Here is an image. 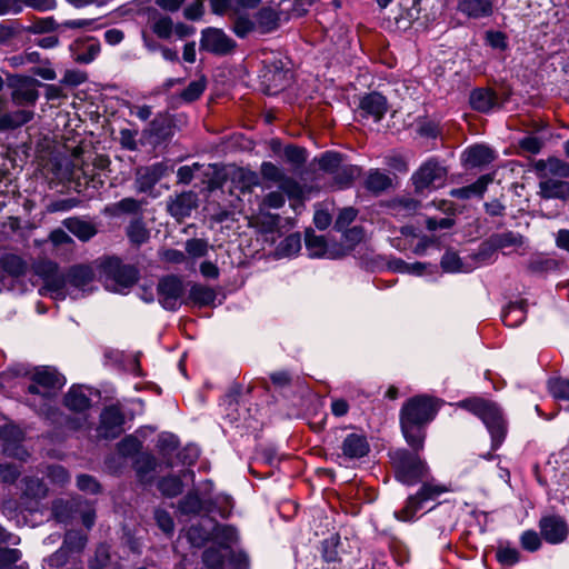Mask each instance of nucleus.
Returning <instances> with one entry per match:
<instances>
[{
	"label": "nucleus",
	"instance_id": "49",
	"mask_svg": "<svg viewBox=\"0 0 569 569\" xmlns=\"http://www.w3.org/2000/svg\"><path fill=\"white\" fill-rule=\"evenodd\" d=\"M206 80L204 78L192 81L188 84V87L181 92V99L186 102H192L200 98L206 89Z\"/></svg>",
	"mask_w": 569,
	"mask_h": 569
},
{
	"label": "nucleus",
	"instance_id": "2",
	"mask_svg": "<svg viewBox=\"0 0 569 569\" xmlns=\"http://www.w3.org/2000/svg\"><path fill=\"white\" fill-rule=\"evenodd\" d=\"M26 402L37 412L44 415L50 409L51 400L66 383V379L54 368L40 367L30 377Z\"/></svg>",
	"mask_w": 569,
	"mask_h": 569
},
{
	"label": "nucleus",
	"instance_id": "16",
	"mask_svg": "<svg viewBox=\"0 0 569 569\" xmlns=\"http://www.w3.org/2000/svg\"><path fill=\"white\" fill-rule=\"evenodd\" d=\"M198 206V197L194 192H182L168 202L169 213L178 220L189 217Z\"/></svg>",
	"mask_w": 569,
	"mask_h": 569
},
{
	"label": "nucleus",
	"instance_id": "44",
	"mask_svg": "<svg viewBox=\"0 0 569 569\" xmlns=\"http://www.w3.org/2000/svg\"><path fill=\"white\" fill-rule=\"evenodd\" d=\"M317 161L321 170L333 176L336 171L339 169L340 164L342 163V158L337 152L328 151L321 154V157H319Z\"/></svg>",
	"mask_w": 569,
	"mask_h": 569
},
{
	"label": "nucleus",
	"instance_id": "7",
	"mask_svg": "<svg viewBox=\"0 0 569 569\" xmlns=\"http://www.w3.org/2000/svg\"><path fill=\"white\" fill-rule=\"evenodd\" d=\"M52 515L54 519L62 523H68L76 518V515L81 517L82 523L90 529L94 525L96 511L92 505L81 498H73L64 501L62 499L56 500L52 505Z\"/></svg>",
	"mask_w": 569,
	"mask_h": 569
},
{
	"label": "nucleus",
	"instance_id": "18",
	"mask_svg": "<svg viewBox=\"0 0 569 569\" xmlns=\"http://www.w3.org/2000/svg\"><path fill=\"white\" fill-rule=\"evenodd\" d=\"M469 102L473 110L482 113L492 111L498 107V97L492 89L477 88L470 92Z\"/></svg>",
	"mask_w": 569,
	"mask_h": 569
},
{
	"label": "nucleus",
	"instance_id": "55",
	"mask_svg": "<svg viewBox=\"0 0 569 569\" xmlns=\"http://www.w3.org/2000/svg\"><path fill=\"white\" fill-rule=\"evenodd\" d=\"M137 136V130L121 129L119 132L120 146L126 150L136 151L138 149Z\"/></svg>",
	"mask_w": 569,
	"mask_h": 569
},
{
	"label": "nucleus",
	"instance_id": "48",
	"mask_svg": "<svg viewBox=\"0 0 569 569\" xmlns=\"http://www.w3.org/2000/svg\"><path fill=\"white\" fill-rule=\"evenodd\" d=\"M306 247L310 257L318 258L326 253V240L322 236L307 234Z\"/></svg>",
	"mask_w": 569,
	"mask_h": 569
},
{
	"label": "nucleus",
	"instance_id": "59",
	"mask_svg": "<svg viewBox=\"0 0 569 569\" xmlns=\"http://www.w3.org/2000/svg\"><path fill=\"white\" fill-rule=\"evenodd\" d=\"M261 174L264 179L271 180L274 182H280L283 180L284 174L280 168H278L272 162H262L260 167Z\"/></svg>",
	"mask_w": 569,
	"mask_h": 569
},
{
	"label": "nucleus",
	"instance_id": "8",
	"mask_svg": "<svg viewBox=\"0 0 569 569\" xmlns=\"http://www.w3.org/2000/svg\"><path fill=\"white\" fill-rule=\"evenodd\" d=\"M106 276V288L121 292L131 287L138 279V271L132 266L122 264L119 259L110 258L102 266Z\"/></svg>",
	"mask_w": 569,
	"mask_h": 569
},
{
	"label": "nucleus",
	"instance_id": "11",
	"mask_svg": "<svg viewBox=\"0 0 569 569\" xmlns=\"http://www.w3.org/2000/svg\"><path fill=\"white\" fill-rule=\"evenodd\" d=\"M124 416L121 409L109 406L100 415L99 435L106 439H114L123 431Z\"/></svg>",
	"mask_w": 569,
	"mask_h": 569
},
{
	"label": "nucleus",
	"instance_id": "12",
	"mask_svg": "<svg viewBox=\"0 0 569 569\" xmlns=\"http://www.w3.org/2000/svg\"><path fill=\"white\" fill-rule=\"evenodd\" d=\"M200 47L212 53L224 54L231 51L234 42L222 30L208 28L202 31Z\"/></svg>",
	"mask_w": 569,
	"mask_h": 569
},
{
	"label": "nucleus",
	"instance_id": "27",
	"mask_svg": "<svg viewBox=\"0 0 569 569\" xmlns=\"http://www.w3.org/2000/svg\"><path fill=\"white\" fill-rule=\"evenodd\" d=\"M536 169L545 177L548 174L569 177V164L557 158H549L547 161L539 160L536 163Z\"/></svg>",
	"mask_w": 569,
	"mask_h": 569
},
{
	"label": "nucleus",
	"instance_id": "60",
	"mask_svg": "<svg viewBox=\"0 0 569 569\" xmlns=\"http://www.w3.org/2000/svg\"><path fill=\"white\" fill-rule=\"evenodd\" d=\"M233 32L240 37H247L251 31L256 30L254 22L247 17H238L233 22Z\"/></svg>",
	"mask_w": 569,
	"mask_h": 569
},
{
	"label": "nucleus",
	"instance_id": "54",
	"mask_svg": "<svg viewBox=\"0 0 569 569\" xmlns=\"http://www.w3.org/2000/svg\"><path fill=\"white\" fill-rule=\"evenodd\" d=\"M141 442L133 436H127L118 445V450L122 456L129 457L139 452Z\"/></svg>",
	"mask_w": 569,
	"mask_h": 569
},
{
	"label": "nucleus",
	"instance_id": "10",
	"mask_svg": "<svg viewBox=\"0 0 569 569\" xmlns=\"http://www.w3.org/2000/svg\"><path fill=\"white\" fill-rule=\"evenodd\" d=\"M182 293L183 283L178 277L168 276L158 283V299L167 310L178 309Z\"/></svg>",
	"mask_w": 569,
	"mask_h": 569
},
{
	"label": "nucleus",
	"instance_id": "56",
	"mask_svg": "<svg viewBox=\"0 0 569 569\" xmlns=\"http://www.w3.org/2000/svg\"><path fill=\"white\" fill-rule=\"evenodd\" d=\"M223 561L224 556L217 548H209L203 552V562L209 569H218Z\"/></svg>",
	"mask_w": 569,
	"mask_h": 569
},
{
	"label": "nucleus",
	"instance_id": "62",
	"mask_svg": "<svg viewBox=\"0 0 569 569\" xmlns=\"http://www.w3.org/2000/svg\"><path fill=\"white\" fill-rule=\"evenodd\" d=\"M77 487L84 492L98 493L100 491L99 482L89 475H80L77 478Z\"/></svg>",
	"mask_w": 569,
	"mask_h": 569
},
{
	"label": "nucleus",
	"instance_id": "47",
	"mask_svg": "<svg viewBox=\"0 0 569 569\" xmlns=\"http://www.w3.org/2000/svg\"><path fill=\"white\" fill-rule=\"evenodd\" d=\"M549 392L553 398L569 401V380L562 378L550 379L548 382Z\"/></svg>",
	"mask_w": 569,
	"mask_h": 569
},
{
	"label": "nucleus",
	"instance_id": "23",
	"mask_svg": "<svg viewBox=\"0 0 569 569\" xmlns=\"http://www.w3.org/2000/svg\"><path fill=\"white\" fill-rule=\"evenodd\" d=\"M463 161L470 167H480L493 160V152L485 146L476 144L463 152Z\"/></svg>",
	"mask_w": 569,
	"mask_h": 569
},
{
	"label": "nucleus",
	"instance_id": "37",
	"mask_svg": "<svg viewBox=\"0 0 569 569\" xmlns=\"http://www.w3.org/2000/svg\"><path fill=\"white\" fill-rule=\"evenodd\" d=\"M360 168L353 164L341 163L333 174L336 183L340 187H348L356 178L360 176Z\"/></svg>",
	"mask_w": 569,
	"mask_h": 569
},
{
	"label": "nucleus",
	"instance_id": "13",
	"mask_svg": "<svg viewBox=\"0 0 569 569\" xmlns=\"http://www.w3.org/2000/svg\"><path fill=\"white\" fill-rule=\"evenodd\" d=\"M541 536L549 543L562 542L568 535L565 520L557 516L543 517L539 522Z\"/></svg>",
	"mask_w": 569,
	"mask_h": 569
},
{
	"label": "nucleus",
	"instance_id": "6",
	"mask_svg": "<svg viewBox=\"0 0 569 569\" xmlns=\"http://www.w3.org/2000/svg\"><path fill=\"white\" fill-rule=\"evenodd\" d=\"M449 491L450 488L445 485L437 483L433 480L426 481L416 495L408 497L402 509L395 511V517L400 521H412L425 502L435 500L440 495Z\"/></svg>",
	"mask_w": 569,
	"mask_h": 569
},
{
	"label": "nucleus",
	"instance_id": "41",
	"mask_svg": "<svg viewBox=\"0 0 569 569\" xmlns=\"http://www.w3.org/2000/svg\"><path fill=\"white\" fill-rule=\"evenodd\" d=\"M213 536L223 548H229L238 539L237 529L228 525H216Z\"/></svg>",
	"mask_w": 569,
	"mask_h": 569
},
{
	"label": "nucleus",
	"instance_id": "4",
	"mask_svg": "<svg viewBox=\"0 0 569 569\" xmlns=\"http://www.w3.org/2000/svg\"><path fill=\"white\" fill-rule=\"evenodd\" d=\"M396 478L407 485L413 486L428 475V466L417 453L398 449L390 453Z\"/></svg>",
	"mask_w": 569,
	"mask_h": 569
},
{
	"label": "nucleus",
	"instance_id": "42",
	"mask_svg": "<svg viewBox=\"0 0 569 569\" xmlns=\"http://www.w3.org/2000/svg\"><path fill=\"white\" fill-rule=\"evenodd\" d=\"M149 234V230L140 219L131 221L127 228V236L129 237L130 241L136 244H142L147 242Z\"/></svg>",
	"mask_w": 569,
	"mask_h": 569
},
{
	"label": "nucleus",
	"instance_id": "9",
	"mask_svg": "<svg viewBox=\"0 0 569 569\" xmlns=\"http://www.w3.org/2000/svg\"><path fill=\"white\" fill-rule=\"evenodd\" d=\"M58 266L51 261L44 262L38 267V272L44 276V284L39 292L42 296H50L56 300L66 298L64 280L57 273Z\"/></svg>",
	"mask_w": 569,
	"mask_h": 569
},
{
	"label": "nucleus",
	"instance_id": "22",
	"mask_svg": "<svg viewBox=\"0 0 569 569\" xmlns=\"http://www.w3.org/2000/svg\"><path fill=\"white\" fill-rule=\"evenodd\" d=\"M169 131L168 119L159 114L150 122L149 127L143 130L142 136L149 143L158 144L169 134Z\"/></svg>",
	"mask_w": 569,
	"mask_h": 569
},
{
	"label": "nucleus",
	"instance_id": "5",
	"mask_svg": "<svg viewBox=\"0 0 569 569\" xmlns=\"http://www.w3.org/2000/svg\"><path fill=\"white\" fill-rule=\"evenodd\" d=\"M448 177L447 167L437 158L431 157L420 164L411 176L416 192L432 191L442 188Z\"/></svg>",
	"mask_w": 569,
	"mask_h": 569
},
{
	"label": "nucleus",
	"instance_id": "17",
	"mask_svg": "<svg viewBox=\"0 0 569 569\" xmlns=\"http://www.w3.org/2000/svg\"><path fill=\"white\" fill-rule=\"evenodd\" d=\"M342 456L346 459H359L368 455L370 446L367 438L359 433L347 435L341 442Z\"/></svg>",
	"mask_w": 569,
	"mask_h": 569
},
{
	"label": "nucleus",
	"instance_id": "31",
	"mask_svg": "<svg viewBox=\"0 0 569 569\" xmlns=\"http://www.w3.org/2000/svg\"><path fill=\"white\" fill-rule=\"evenodd\" d=\"M490 242L496 249H517L525 244V238L520 233L507 231L491 236Z\"/></svg>",
	"mask_w": 569,
	"mask_h": 569
},
{
	"label": "nucleus",
	"instance_id": "32",
	"mask_svg": "<svg viewBox=\"0 0 569 569\" xmlns=\"http://www.w3.org/2000/svg\"><path fill=\"white\" fill-rule=\"evenodd\" d=\"M391 184V178L378 169L370 170L365 182L366 188L375 193L387 190Z\"/></svg>",
	"mask_w": 569,
	"mask_h": 569
},
{
	"label": "nucleus",
	"instance_id": "45",
	"mask_svg": "<svg viewBox=\"0 0 569 569\" xmlns=\"http://www.w3.org/2000/svg\"><path fill=\"white\" fill-rule=\"evenodd\" d=\"M87 543V537L79 531L70 530L66 533L63 547L69 552H80Z\"/></svg>",
	"mask_w": 569,
	"mask_h": 569
},
{
	"label": "nucleus",
	"instance_id": "36",
	"mask_svg": "<svg viewBox=\"0 0 569 569\" xmlns=\"http://www.w3.org/2000/svg\"><path fill=\"white\" fill-rule=\"evenodd\" d=\"M526 319V308L523 301L510 303L502 315V320L508 327H517Z\"/></svg>",
	"mask_w": 569,
	"mask_h": 569
},
{
	"label": "nucleus",
	"instance_id": "43",
	"mask_svg": "<svg viewBox=\"0 0 569 569\" xmlns=\"http://www.w3.org/2000/svg\"><path fill=\"white\" fill-rule=\"evenodd\" d=\"M158 489L163 496L176 497L182 492V482L177 476L164 477L158 482Z\"/></svg>",
	"mask_w": 569,
	"mask_h": 569
},
{
	"label": "nucleus",
	"instance_id": "57",
	"mask_svg": "<svg viewBox=\"0 0 569 569\" xmlns=\"http://www.w3.org/2000/svg\"><path fill=\"white\" fill-rule=\"evenodd\" d=\"M283 154L286 160L295 166H300L307 160L306 150L300 147L288 146Z\"/></svg>",
	"mask_w": 569,
	"mask_h": 569
},
{
	"label": "nucleus",
	"instance_id": "61",
	"mask_svg": "<svg viewBox=\"0 0 569 569\" xmlns=\"http://www.w3.org/2000/svg\"><path fill=\"white\" fill-rule=\"evenodd\" d=\"M153 32L162 39H168L172 33V21L169 17H161L152 26Z\"/></svg>",
	"mask_w": 569,
	"mask_h": 569
},
{
	"label": "nucleus",
	"instance_id": "34",
	"mask_svg": "<svg viewBox=\"0 0 569 569\" xmlns=\"http://www.w3.org/2000/svg\"><path fill=\"white\" fill-rule=\"evenodd\" d=\"M216 291L203 284H193L189 291V299L198 306H209L216 300Z\"/></svg>",
	"mask_w": 569,
	"mask_h": 569
},
{
	"label": "nucleus",
	"instance_id": "29",
	"mask_svg": "<svg viewBox=\"0 0 569 569\" xmlns=\"http://www.w3.org/2000/svg\"><path fill=\"white\" fill-rule=\"evenodd\" d=\"M489 182L490 178H488L487 176H482L476 182L469 186L452 189L450 191V196L459 199H469L473 196H481L487 189Z\"/></svg>",
	"mask_w": 569,
	"mask_h": 569
},
{
	"label": "nucleus",
	"instance_id": "50",
	"mask_svg": "<svg viewBox=\"0 0 569 569\" xmlns=\"http://www.w3.org/2000/svg\"><path fill=\"white\" fill-rule=\"evenodd\" d=\"M137 473L141 481H146V476L154 470L156 460L149 455H141L134 462Z\"/></svg>",
	"mask_w": 569,
	"mask_h": 569
},
{
	"label": "nucleus",
	"instance_id": "40",
	"mask_svg": "<svg viewBox=\"0 0 569 569\" xmlns=\"http://www.w3.org/2000/svg\"><path fill=\"white\" fill-rule=\"evenodd\" d=\"M497 560L505 566H513L520 560V552L509 542H500L496 551Z\"/></svg>",
	"mask_w": 569,
	"mask_h": 569
},
{
	"label": "nucleus",
	"instance_id": "24",
	"mask_svg": "<svg viewBox=\"0 0 569 569\" xmlns=\"http://www.w3.org/2000/svg\"><path fill=\"white\" fill-rule=\"evenodd\" d=\"M279 26V16L271 8H262L256 14L254 27L260 33H269Z\"/></svg>",
	"mask_w": 569,
	"mask_h": 569
},
{
	"label": "nucleus",
	"instance_id": "3",
	"mask_svg": "<svg viewBox=\"0 0 569 569\" xmlns=\"http://www.w3.org/2000/svg\"><path fill=\"white\" fill-rule=\"evenodd\" d=\"M461 406L483 421L491 435L492 448L497 449L507 433L506 421L498 406L483 399L466 400Z\"/></svg>",
	"mask_w": 569,
	"mask_h": 569
},
{
	"label": "nucleus",
	"instance_id": "64",
	"mask_svg": "<svg viewBox=\"0 0 569 569\" xmlns=\"http://www.w3.org/2000/svg\"><path fill=\"white\" fill-rule=\"evenodd\" d=\"M301 249V239L299 234L288 236L280 244V250L286 256L296 254Z\"/></svg>",
	"mask_w": 569,
	"mask_h": 569
},
{
	"label": "nucleus",
	"instance_id": "33",
	"mask_svg": "<svg viewBox=\"0 0 569 569\" xmlns=\"http://www.w3.org/2000/svg\"><path fill=\"white\" fill-rule=\"evenodd\" d=\"M94 279V273L89 266H76L69 272V281L72 286L86 289Z\"/></svg>",
	"mask_w": 569,
	"mask_h": 569
},
{
	"label": "nucleus",
	"instance_id": "58",
	"mask_svg": "<svg viewBox=\"0 0 569 569\" xmlns=\"http://www.w3.org/2000/svg\"><path fill=\"white\" fill-rule=\"evenodd\" d=\"M154 519L157 521L158 527L166 533L171 535L174 530V522L171 518L170 513L166 510H156Z\"/></svg>",
	"mask_w": 569,
	"mask_h": 569
},
{
	"label": "nucleus",
	"instance_id": "46",
	"mask_svg": "<svg viewBox=\"0 0 569 569\" xmlns=\"http://www.w3.org/2000/svg\"><path fill=\"white\" fill-rule=\"evenodd\" d=\"M184 249L189 257L193 259L202 258L208 253L209 243L204 239L192 238L186 241Z\"/></svg>",
	"mask_w": 569,
	"mask_h": 569
},
{
	"label": "nucleus",
	"instance_id": "39",
	"mask_svg": "<svg viewBox=\"0 0 569 569\" xmlns=\"http://www.w3.org/2000/svg\"><path fill=\"white\" fill-rule=\"evenodd\" d=\"M0 264L7 273L13 277H19L26 272V262L17 254L7 253L2 256Z\"/></svg>",
	"mask_w": 569,
	"mask_h": 569
},
{
	"label": "nucleus",
	"instance_id": "51",
	"mask_svg": "<svg viewBox=\"0 0 569 569\" xmlns=\"http://www.w3.org/2000/svg\"><path fill=\"white\" fill-rule=\"evenodd\" d=\"M419 208V201L409 198L402 197L393 201L392 210L396 213L410 214L415 212Z\"/></svg>",
	"mask_w": 569,
	"mask_h": 569
},
{
	"label": "nucleus",
	"instance_id": "20",
	"mask_svg": "<svg viewBox=\"0 0 569 569\" xmlns=\"http://www.w3.org/2000/svg\"><path fill=\"white\" fill-rule=\"evenodd\" d=\"M0 438L4 441V451L8 455L17 456L22 459V456L26 455V452L19 447L11 448V446L17 445L23 438V432L19 427L13 425H6L1 427Z\"/></svg>",
	"mask_w": 569,
	"mask_h": 569
},
{
	"label": "nucleus",
	"instance_id": "52",
	"mask_svg": "<svg viewBox=\"0 0 569 569\" xmlns=\"http://www.w3.org/2000/svg\"><path fill=\"white\" fill-rule=\"evenodd\" d=\"M521 547L530 552L537 551L541 546L539 535L533 530H526L520 536Z\"/></svg>",
	"mask_w": 569,
	"mask_h": 569
},
{
	"label": "nucleus",
	"instance_id": "21",
	"mask_svg": "<svg viewBox=\"0 0 569 569\" xmlns=\"http://www.w3.org/2000/svg\"><path fill=\"white\" fill-rule=\"evenodd\" d=\"M458 9L469 18L479 19L491 16V0H459Z\"/></svg>",
	"mask_w": 569,
	"mask_h": 569
},
{
	"label": "nucleus",
	"instance_id": "63",
	"mask_svg": "<svg viewBox=\"0 0 569 569\" xmlns=\"http://www.w3.org/2000/svg\"><path fill=\"white\" fill-rule=\"evenodd\" d=\"M357 217V210L351 208V207H347V208H343L337 219H336V222H335V228L338 229V230H343L346 229Z\"/></svg>",
	"mask_w": 569,
	"mask_h": 569
},
{
	"label": "nucleus",
	"instance_id": "53",
	"mask_svg": "<svg viewBox=\"0 0 569 569\" xmlns=\"http://www.w3.org/2000/svg\"><path fill=\"white\" fill-rule=\"evenodd\" d=\"M110 561V550L106 545L96 549L94 558L90 561V569H104Z\"/></svg>",
	"mask_w": 569,
	"mask_h": 569
},
{
	"label": "nucleus",
	"instance_id": "38",
	"mask_svg": "<svg viewBox=\"0 0 569 569\" xmlns=\"http://www.w3.org/2000/svg\"><path fill=\"white\" fill-rule=\"evenodd\" d=\"M179 510L183 515H198L206 510L204 502L200 499L197 492H189L179 501Z\"/></svg>",
	"mask_w": 569,
	"mask_h": 569
},
{
	"label": "nucleus",
	"instance_id": "30",
	"mask_svg": "<svg viewBox=\"0 0 569 569\" xmlns=\"http://www.w3.org/2000/svg\"><path fill=\"white\" fill-rule=\"evenodd\" d=\"M64 405L73 411H83L89 408L90 399L81 387H72L64 397Z\"/></svg>",
	"mask_w": 569,
	"mask_h": 569
},
{
	"label": "nucleus",
	"instance_id": "19",
	"mask_svg": "<svg viewBox=\"0 0 569 569\" xmlns=\"http://www.w3.org/2000/svg\"><path fill=\"white\" fill-rule=\"evenodd\" d=\"M72 179H83L86 184L91 183L93 188L101 187L103 179L91 161L80 160L78 157L74 158L73 169L70 173Z\"/></svg>",
	"mask_w": 569,
	"mask_h": 569
},
{
	"label": "nucleus",
	"instance_id": "35",
	"mask_svg": "<svg viewBox=\"0 0 569 569\" xmlns=\"http://www.w3.org/2000/svg\"><path fill=\"white\" fill-rule=\"evenodd\" d=\"M33 118V112L30 110H17L3 114L0 118V126L4 129L18 128Z\"/></svg>",
	"mask_w": 569,
	"mask_h": 569
},
{
	"label": "nucleus",
	"instance_id": "26",
	"mask_svg": "<svg viewBox=\"0 0 569 569\" xmlns=\"http://www.w3.org/2000/svg\"><path fill=\"white\" fill-rule=\"evenodd\" d=\"M232 182L241 191L251 190L259 184V177L254 171L243 168H234L231 173Z\"/></svg>",
	"mask_w": 569,
	"mask_h": 569
},
{
	"label": "nucleus",
	"instance_id": "1",
	"mask_svg": "<svg viewBox=\"0 0 569 569\" xmlns=\"http://www.w3.org/2000/svg\"><path fill=\"white\" fill-rule=\"evenodd\" d=\"M438 403L432 397L421 395L410 398L400 410V427L407 443L415 450L423 448L426 426L433 420Z\"/></svg>",
	"mask_w": 569,
	"mask_h": 569
},
{
	"label": "nucleus",
	"instance_id": "14",
	"mask_svg": "<svg viewBox=\"0 0 569 569\" xmlns=\"http://www.w3.org/2000/svg\"><path fill=\"white\" fill-rule=\"evenodd\" d=\"M166 164L158 162L137 170L136 188L138 192H149L166 174Z\"/></svg>",
	"mask_w": 569,
	"mask_h": 569
},
{
	"label": "nucleus",
	"instance_id": "28",
	"mask_svg": "<svg viewBox=\"0 0 569 569\" xmlns=\"http://www.w3.org/2000/svg\"><path fill=\"white\" fill-rule=\"evenodd\" d=\"M540 187V193L545 198H563L569 193V183L547 178L546 180H542L539 184Z\"/></svg>",
	"mask_w": 569,
	"mask_h": 569
},
{
	"label": "nucleus",
	"instance_id": "25",
	"mask_svg": "<svg viewBox=\"0 0 569 569\" xmlns=\"http://www.w3.org/2000/svg\"><path fill=\"white\" fill-rule=\"evenodd\" d=\"M63 226L77 238L82 241L91 239L97 230L90 222L80 220L78 218H69L63 221Z\"/></svg>",
	"mask_w": 569,
	"mask_h": 569
},
{
	"label": "nucleus",
	"instance_id": "15",
	"mask_svg": "<svg viewBox=\"0 0 569 569\" xmlns=\"http://www.w3.org/2000/svg\"><path fill=\"white\" fill-rule=\"evenodd\" d=\"M387 99L378 92H370L361 97L359 102V110L365 118H372L375 121H380L387 112Z\"/></svg>",
	"mask_w": 569,
	"mask_h": 569
}]
</instances>
